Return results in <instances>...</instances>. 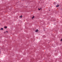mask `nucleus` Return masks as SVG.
Returning <instances> with one entry per match:
<instances>
[{
	"instance_id": "nucleus-9",
	"label": "nucleus",
	"mask_w": 62,
	"mask_h": 62,
	"mask_svg": "<svg viewBox=\"0 0 62 62\" xmlns=\"http://www.w3.org/2000/svg\"><path fill=\"white\" fill-rule=\"evenodd\" d=\"M61 41H62V39H61Z\"/></svg>"
},
{
	"instance_id": "nucleus-4",
	"label": "nucleus",
	"mask_w": 62,
	"mask_h": 62,
	"mask_svg": "<svg viewBox=\"0 0 62 62\" xmlns=\"http://www.w3.org/2000/svg\"><path fill=\"white\" fill-rule=\"evenodd\" d=\"M56 7H59V5H57L56 6Z\"/></svg>"
},
{
	"instance_id": "nucleus-7",
	"label": "nucleus",
	"mask_w": 62,
	"mask_h": 62,
	"mask_svg": "<svg viewBox=\"0 0 62 62\" xmlns=\"http://www.w3.org/2000/svg\"><path fill=\"white\" fill-rule=\"evenodd\" d=\"M38 9H39V10H40V9L38 8Z\"/></svg>"
},
{
	"instance_id": "nucleus-2",
	"label": "nucleus",
	"mask_w": 62,
	"mask_h": 62,
	"mask_svg": "<svg viewBox=\"0 0 62 62\" xmlns=\"http://www.w3.org/2000/svg\"><path fill=\"white\" fill-rule=\"evenodd\" d=\"M22 17H23V16H20V18H22Z\"/></svg>"
},
{
	"instance_id": "nucleus-1",
	"label": "nucleus",
	"mask_w": 62,
	"mask_h": 62,
	"mask_svg": "<svg viewBox=\"0 0 62 62\" xmlns=\"http://www.w3.org/2000/svg\"><path fill=\"white\" fill-rule=\"evenodd\" d=\"M38 31H39V30H36L35 32H38Z\"/></svg>"
},
{
	"instance_id": "nucleus-3",
	"label": "nucleus",
	"mask_w": 62,
	"mask_h": 62,
	"mask_svg": "<svg viewBox=\"0 0 62 62\" xmlns=\"http://www.w3.org/2000/svg\"><path fill=\"white\" fill-rule=\"evenodd\" d=\"M34 17H35L34 16H33V17H32V19H33V18H34Z\"/></svg>"
},
{
	"instance_id": "nucleus-8",
	"label": "nucleus",
	"mask_w": 62,
	"mask_h": 62,
	"mask_svg": "<svg viewBox=\"0 0 62 62\" xmlns=\"http://www.w3.org/2000/svg\"><path fill=\"white\" fill-rule=\"evenodd\" d=\"M6 32H7V33H8V31H6Z\"/></svg>"
},
{
	"instance_id": "nucleus-6",
	"label": "nucleus",
	"mask_w": 62,
	"mask_h": 62,
	"mask_svg": "<svg viewBox=\"0 0 62 62\" xmlns=\"http://www.w3.org/2000/svg\"><path fill=\"white\" fill-rule=\"evenodd\" d=\"M3 30V28H1V30Z\"/></svg>"
},
{
	"instance_id": "nucleus-5",
	"label": "nucleus",
	"mask_w": 62,
	"mask_h": 62,
	"mask_svg": "<svg viewBox=\"0 0 62 62\" xmlns=\"http://www.w3.org/2000/svg\"><path fill=\"white\" fill-rule=\"evenodd\" d=\"M4 28L6 29V28H7V26H6L4 27Z\"/></svg>"
},
{
	"instance_id": "nucleus-10",
	"label": "nucleus",
	"mask_w": 62,
	"mask_h": 62,
	"mask_svg": "<svg viewBox=\"0 0 62 62\" xmlns=\"http://www.w3.org/2000/svg\"><path fill=\"white\" fill-rule=\"evenodd\" d=\"M5 33H6V32H4Z\"/></svg>"
},
{
	"instance_id": "nucleus-11",
	"label": "nucleus",
	"mask_w": 62,
	"mask_h": 62,
	"mask_svg": "<svg viewBox=\"0 0 62 62\" xmlns=\"http://www.w3.org/2000/svg\"><path fill=\"white\" fill-rule=\"evenodd\" d=\"M49 11H50V10H49Z\"/></svg>"
}]
</instances>
